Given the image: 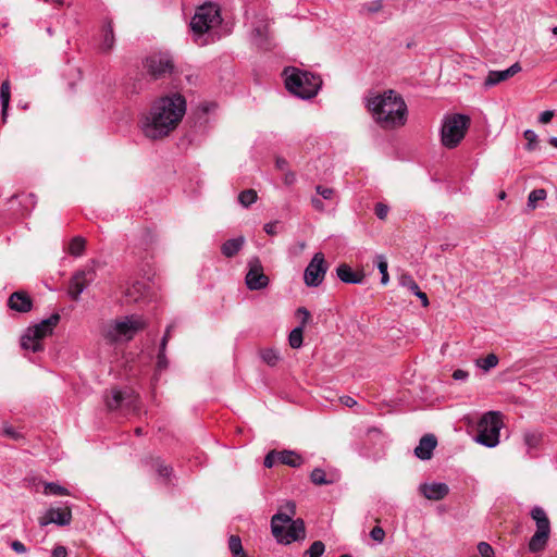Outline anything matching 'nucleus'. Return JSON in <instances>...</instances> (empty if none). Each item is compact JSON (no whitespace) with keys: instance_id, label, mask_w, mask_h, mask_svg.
Listing matches in <instances>:
<instances>
[{"instance_id":"f704fd0d","label":"nucleus","mask_w":557,"mask_h":557,"mask_svg":"<svg viewBox=\"0 0 557 557\" xmlns=\"http://www.w3.org/2000/svg\"><path fill=\"white\" fill-rule=\"evenodd\" d=\"M258 199L257 191L255 189H245L238 195L239 203L248 208L252 203H255Z\"/></svg>"},{"instance_id":"37998d69","label":"nucleus","mask_w":557,"mask_h":557,"mask_svg":"<svg viewBox=\"0 0 557 557\" xmlns=\"http://www.w3.org/2000/svg\"><path fill=\"white\" fill-rule=\"evenodd\" d=\"M45 494L62 496L69 495V491L58 483L49 482L45 484Z\"/></svg>"},{"instance_id":"4c0bfd02","label":"nucleus","mask_w":557,"mask_h":557,"mask_svg":"<svg viewBox=\"0 0 557 557\" xmlns=\"http://www.w3.org/2000/svg\"><path fill=\"white\" fill-rule=\"evenodd\" d=\"M325 552V545L322 541H314L308 549L302 554V557H321Z\"/></svg>"},{"instance_id":"4d7b16f0","label":"nucleus","mask_w":557,"mask_h":557,"mask_svg":"<svg viewBox=\"0 0 557 557\" xmlns=\"http://www.w3.org/2000/svg\"><path fill=\"white\" fill-rule=\"evenodd\" d=\"M296 314L301 317V325L305 326L310 318V312L305 307H300L297 309Z\"/></svg>"},{"instance_id":"4468645a","label":"nucleus","mask_w":557,"mask_h":557,"mask_svg":"<svg viewBox=\"0 0 557 557\" xmlns=\"http://www.w3.org/2000/svg\"><path fill=\"white\" fill-rule=\"evenodd\" d=\"M296 515V504L292 500L280 506L277 512L271 519V531L274 537H278L283 532V524L293 520Z\"/></svg>"},{"instance_id":"2eb2a0df","label":"nucleus","mask_w":557,"mask_h":557,"mask_svg":"<svg viewBox=\"0 0 557 557\" xmlns=\"http://www.w3.org/2000/svg\"><path fill=\"white\" fill-rule=\"evenodd\" d=\"M306 537V528L302 519L292 520L283 524V532L278 537H275L280 544H290L292 542L300 541Z\"/></svg>"},{"instance_id":"79ce46f5","label":"nucleus","mask_w":557,"mask_h":557,"mask_svg":"<svg viewBox=\"0 0 557 557\" xmlns=\"http://www.w3.org/2000/svg\"><path fill=\"white\" fill-rule=\"evenodd\" d=\"M399 284L403 287H407L412 294L418 292L420 288L417 282L413 280V277L410 274L404 273L399 277Z\"/></svg>"},{"instance_id":"7c9ffc66","label":"nucleus","mask_w":557,"mask_h":557,"mask_svg":"<svg viewBox=\"0 0 557 557\" xmlns=\"http://www.w3.org/2000/svg\"><path fill=\"white\" fill-rule=\"evenodd\" d=\"M523 442L529 449L537 448L542 442V433L536 430L525 431L523 433Z\"/></svg>"},{"instance_id":"aec40b11","label":"nucleus","mask_w":557,"mask_h":557,"mask_svg":"<svg viewBox=\"0 0 557 557\" xmlns=\"http://www.w3.org/2000/svg\"><path fill=\"white\" fill-rule=\"evenodd\" d=\"M437 445V440L433 434H425L421 437L418 446L414 448V455L421 460H430L433 456V450Z\"/></svg>"},{"instance_id":"f8f14e48","label":"nucleus","mask_w":557,"mask_h":557,"mask_svg":"<svg viewBox=\"0 0 557 557\" xmlns=\"http://www.w3.org/2000/svg\"><path fill=\"white\" fill-rule=\"evenodd\" d=\"M251 40L261 49L269 50L271 48L270 20L265 15L257 16L253 21Z\"/></svg>"},{"instance_id":"ddd939ff","label":"nucleus","mask_w":557,"mask_h":557,"mask_svg":"<svg viewBox=\"0 0 557 557\" xmlns=\"http://www.w3.org/2000/svg\"><path fill=\"white\" fill-rule=\"evenodd\" d=\"M96 276L92 267L75 272L69 283V295L73 300H78L81 294L89 286Z\"/></svg>"},{"instance_id":"0eeeda50","label":"nucleus","mask_w":557,"mask_h":557,"mask_svg":"<svg viewBox=\"0 0 557 557\" xmlns=\"http://www.w3.org/2000/svg\"><path fill=\"white\" fill-rule=\"evenodd\" d=\"M146 326L147 321L141 315L132 314L110 324L106 331V337L111 342L129 341Z\"/></svg>"},{"instance_id":"de8ad7c7","label":"nucleus","mask_w":557,"mask_h":557,"mask_svg":"<svg viewBox=\"0 0 557 557\" xmlns=\"http://www.w3.org/2000/svg\"><path fill=\"white\" fill-rule=\"evenodd\" d=\"M523 136L524 138L527 139V146H525V149L528 151H533L536 149V145H537V135L535 134L534 131L532 129H527L524 133H523Z\"/></svg>"},{"instance_id":"c756f323","label":"nucleus","mask_w":557,"mask_h":557,"mask_svg":"<svg viewBox=\"0 0 557 557\" xmlns=\"http://www.w3.org/2000/svg\"><path fill=\"white\" fill-rule=\"evenodd\" d=\"M114 45V33L112 27V22L108 21L103 26V39L101 44V49L106 52L110 51Z\"/></svg>"},{"instance_id":"bf43d9fd","label":"nucleus","mask_w":557,"mask_h":557,"mask_svg":"<svg viewBox=\"0 0 557 557\" xmlns=\"http://www.w3.org/2000/svg\"><path fill=\"white\" fill-rule=\"evenodd\" d=\"M275 168L278 170V171H282V172H285L288 170V162L285 158L283 157H276L275 159Z\"/></svg>"},{"instance_id":"c85d7f7f","label":"nucleus","mask_w":557,"mask_h":557,"mask_svg":"<svg viewBox=\"0 0 557 557\" xmlns=\"http://www.w3.org/2000/svg\"><path fill=\"white\" fill-rule=\"evenodd\" d=\"M21 346L23 349L32 350L33 352H38L44 349L42 343L39 342L29 330H27V333L22 337Z\"/></svg>"},{"instance_id":"bb28decb","label":"nucleus","mask_w":557,"mask_h":557,"mask_svg":"<svg viewBox=\"0 0 557 557\" xmlns=\"http://www.w3.org/2000/svg\"><path fill=\"white\" fill-rule=\"evenodd\" d=\"M173 329V325H169L165 330V333L161 339V343H160V348H159V352H158V357H157V369L159 371H162L164 369H166L168 367V359H166V356H165V348H166V345H168V342H169V338H170V333H171V330Z\"/></svg>"},{"instance_id":"a211bd4d","label":"nucleus","mask_w":557,"mask_h":557,"mask_svg":"<svg viewBox=\"0 0 557 557\" xmlns=\"http://www.w3.org/2000/svg\"><path fill=\"white\" fill-rule=\"evenodd\" d=\"M520 71H521V66L518 62H516L515 64H512L511 66H509L508 69L503 70V71H490L484 81V87L491 88V87L515 76Z\"/></svg>"},{"instance_id":"a19ab883","label":"nucleus","mask_w":557,"mask_h":557,"mask_svg":"<svg viewBox=\"0 0 557 557\" xmlns=\"http://www.w3.org/2000/svg\"><path fill=\"white\" fill-rule=\"evenodd\" d=\"M376 267L380 271V273L382 274V277H381V283L383 285H386L389 281V276H388V272H387V261L385 259L384 256L380 255V256H376Z\"/></svg>"},{"instance_id":"774afa93","label":"nucleus","mask_w":557,"mask_h":557,"mask_svg":"<svg viewBox=\"0 0 557 557\" xmlns=\"http://www.w3.org/2000/svg\"><path fill=\"white\" fill-rule=\"evenodd\" d=\"M341 400H342V404L347 407H354L357 404V401L350 396H344L341 398Z\"/></svg>"},{"instance_id":"e433bc0d","label":"nucleus","mask_w":557,"mask_h":557,"mask_svg":"<svg viewBox=\"0 0 557 557\" xmlns=\"http://www.w3.org/2000/svg\"><path fill=\"white\" fill-rule=\"evenodd\" d=\"M498 363V357L495 354H490L485 358H479L475 360L476 367L483 369L484 371H488L492 368L496 367Z\"/></svg>"},{"instance_id":"864d4df0","label":"nucleus","mask_w":557,"mask_h":557,"mask_svg":"<svg viewBox=\"0 0 557 557\" xmlns=\"http://www.w3.org/2000/svg\"><path fill=\"white\" fill-rule=\"evenodd\" d=\"M315 190L323 199H326V200L331 199L334 195L333 188L324 187L321 185H318L315 187Z\"/></svg>"},{"instance_id":"cd10ccee","label":"nucleus","mask_w":557,"mask_h":557,"mask_svg":"<svg viewBox=\"0 0 557 557\" xmlns=\"http://www.w3.org/2000/svg\"><path fill=\"white\" fill-rule=\"evenodd\" d=\"M10 99H11L10 81L5 79L2 82L1 88H0V100H1V106H2L1 114H2L3 122H5L7 116H8Z\"/></svg>"},{"instance_id":"09e8293b","label":"nucleus","mask_w":557,"mask_h":557,"mask_svg":"<svg viewBox=\"0 0 557 557\" xmlns=\"http://www.w3.org/2000/svg\"><path fill=\"white\" fill-rule=\"evenodd\" d=\"M478 552L482 557H494V549L486 542H480L478 544Z\"/></svg>"},{"instance_id":"412c9836","label":"nucleus","mask_w":557,"mask_h":557,"mask_svg":"<svg viewBox=\"0 0 557 557\" xmlns=\"http://www.w3.org/2000/svg\"><path fill=\"white\" fill-rule=\"evenodd\" d=\"M60 321V314L53 313L48 319L42 320L40 323L29 327L28 330L38 338L39 342L42 341L46 336L50 335L53 331V327Z\"/></svg>"},{"instance_id":"4be33fe9","label":"nucleus","mask_w":557,"mask_h":557,"mask_svg":"<svg viewBox=\"0 0 557 557\" xmlns=\"http://www.w3.org/2000/svg\"><path fill=\"white\" fill-rule=\"evenodd\" d=\"M337 277L346 284H362L364 281V273L354 271L350 265L341 263L336 269Z\"/></svg>"},{"instance_id":"c03bdc74","label":"nucleus","mask_w":557,"mask_h":557,"mask_svg":"<svg viewBox=\"0 0 557 557\" xmlns=\"http://www.w3.org/2000/svg\"><path fill=\"white\" fill-rule=\"evenodd\" d=\"M383 8V0H372L370 2L362 4V12H366L368 14H374L381 11Z\"/></svg>"},{"instance_id":"6e6552de","label":"nucleus","mask_w":557,"mask_h":557,"mask_svg":"<svg viewBox=\"0 0 557 557\" xmlns=\"http://www.w3.org/2000/svg\"><path fill=\"white\" fill-rule=\"evenodd\" d=\"M531 518L535 521L536 531L529 541L528 548L531 553L544 550L550 535V521L545 510L535 506L531 509Z\"/></svg>"},{"instance_id":"6e6d98bb","label":"nucleus","mask_w":557,"mask_h":557,"mask_svg":"<svg viewBox=\"0 0 557 557\" xmlns=\"http://www.w3.org/2000/svg\"><path fill=\"white\" fill-rule=\"evenodd\" d=\"M554 114L555 113L552 110L543 111L539 116V122L542 124H547L554 117Z\"/></svg>"},{"instance_id":"13d9d810","label":"nucleus","mask_w":557,"mask_h":557,"mask_svg":"<svg viewBox=\"0 0 557 557\" xmlns=\"http://www.w3.org/2000/svg\"><path fill=\"white\" fill-rule=\"evenodd\" d=\"M11 548L17 554H25L27 552L26 546L17 540L11 543Z\"/></svg>"},{"instance_id":"9d476101","label":"nucleus","mask_w":557,"mask_h":557,"mask_svg":"<svg viewBox=\"0 0 557 557\" xmlns=\"http://www.w3.org/2000/svg\"><path fill=\"white\" fill-rule=\"evenodd\" d=\"M329 270V264L322 252H315L305 269L304 281L309 287H318L322 284Z\"/></svg>"},{"instance_id":"f257e3e1","label":"nucleus","mask_w":557,"mask_h":557,"mask_svg":"<svg viewBox=\"0 0 557 557\" xmlns=\"http://www.w3.org/2000/svg\"><path fill=\"white\" fill-rule=\"evenodd\" d=\"M186 112V100L180 94H172L156 100L149 112L140 120L144 135L152 140L168 136L176 128Z\"/></svg>"},{"instance_id":"423d86ee","label":"nucleus","mask_w":557,"mask_h":557,"mask_svg":"<svg viewBox=\"0 0 557 557\" xmlns=\"http://www.w3.org/2000/svg\"><path fill=\"white\" fill-rule=\"evenodd\" d=\"M503 426L502 414L498 411H488L482 416L478 423L475 441L486 447H495L499 443V432Z\"/></svg>"},{"instance_id":"473e14b6","label":"nucleus","mask_w":557,"mask_h":557,"mask_svg":"<svg viewBox=\"0 0 557 557\" xmlns=\"http://www.w3.org/2000/svg\"><path fill=\"white\" fill-rule=\"evenodd\" d=\"M304 342V326L299 325L292 330L288 336V343L292 348H300Z\"/></svg>"},{"instance_id":"49530a36","label":"nucleus","mask_w":557,"mask_h":557,"mask_svg":"<svg viewBox=\"0 0 557 557\" xmlns=\"http://www.w3.org/2000/svg\"><path fill=\"white\" fill-rule=\"evenodd\" d=\"M145 285L140 282H136L126 290V297L131 298L134 301L139 299V295L144 289Z\"/></svg>"},{"instance_id":"0e129e2a","label":"nucleus","mask_w":557,"mask_h":557,"mask_svg":"<svg viewBox=\"0 0 557 557\" xmlns=\"http://www.w3.org/2000/svg\"><path fill=\"white\" fill-rule=\"evenodd\" d=\"M277 222H270L264 225V232L269 235H275Z\"/></svg>"},{"instance_id":"7ed1b4c3","label":"nucleus","mask_w":557,"mask_h":557,"mask_svg":"<svg viewBox=\"0 0 557 557\" xmlns=\"http://www.w3.org/2000/svg\"><path fill=\"white\" fill-rule=\"evenodd\" d=\"M283 74L287 90L301 99L313 98L322 85V79L319 75L296 67H286Z\"/></svg>"},{"instance_id":"dca6fc26","label":"nucleus","mask_w":557,"mask_h":557,"mask_svg":"<svg viewBox=\"0 0 557 557\" xmlns=\"http://www.w3.org/2000/svg\"><path fill=\"white\" fill-rule=\"evenodd\" d=\"M136 397L132 392L112 388L110 395H106V405L109 410H116L123 407H133Z\"/></svg>"},{"instance_id":"c9c22d12","label":"nucleus","mask_w":557,"mask_h":557,"mask_svg":"<svg viewBox=\"0 0 557 557\" xmlns=\"http://www.w3.org/2000/svg\"><path fill=\"white\" fill-rule=\"evenodd\" d=\"M310 480L315 485H327L333 483V480L327 479L324 470L321 468H315L312 470Z\"/></svg>"},{"instance_id":"5701e85b","label":"nucleus","mask_w":557,"mask_h":557,"mask_svg":"<svg viewBox=\"0 0 557 557\" xmlns=\"http://www.w3.org/2000/svg\"><path fill=\"white\" fill-rule=\"evenodd\" d=\"M10 309L17 312H28L32 309L33 302L30 297L24 292H14L8 300Z\"/></svg>"},{"instance_id":"052dcab7","label":"nucleus","mask_w":557,"mask_h":557,"mask_svg":"<svg viewBox=\"0 0 557 557\" xmlns=\"http://www.w3.org/2000/svg\"><path fill=\"white\" fill-rule=\"evenodd\" d=\"M66 555H67L66 547L63 545H57L52 549L51 557H66Z\"/></svg>"},{"instance_id":"b1692460","label":"nucleus","mask_w":557,"mask_h":557,"mask_svg":"<svg viewBox=\"0 0 557 557\" xmlns=\"http://www.w3.org/2000/svg\"><path fill=\"white\" fill-rule=\"evenodd\" d=\"M278 462L292 468H299L304 463V458L294 450L284 449L278 451Z\"/></svg>"},{"instance_id":"603ef678","label":"nucleus","mask_w":557,"mask_h":557,"mask_svg":"<svg viewBox=\"0 0 557 557\" xmlns=\"http://www.w3.org/2000/svg\"><path fill=\"white\" fill-rule=\"evenodd\" d=\"M388 207L382 202L375 205L374 213L380 220H384L388 213Z\"/></svg>"},{"instance_id":"a18cd8bd","label":"nucleus","mask_w":557,"mask_h":557,"mask_svg":"<svg viewBox=\"0 0 557 557\" xmlns=\"http://www.w3.org/2000/svg\"><path fill=\"white\" fill-rule=\"evenodd\" d=\"M144 89V82L141 78H136L125 85V91L128 95H137Z\"/></svg>"},{"instance_id":"338daca9","label":"nucleus","mask_w":557,"mask_h":557,"mask_svg":"<svg viewBox=\"0 0 557 557\" xmlns=\"http://www.w3.org/2000/svg\"><path fill=\"white\" fill-rule=\"evenodd\" d=\"M413 295H416L420 300L422 301V305L426 307L429 305V299L425 293L421 292L420 288L418 292H416Z\"/></svg>"},{"instance_id":"9b49d317","label":"nucleus","mask_w":557,"mask_h":557,"mask_svg":"<svg viewBox=\"0 0 557 557\" xmlns=\"http://www.w3.org/2000/svg\"><path fill=\"white\" fill-rule=\"evenodd\" d=\"M245 282L250 290H260L269 285V277L263 273V267L258 257L248 260V272Z\"/></svg>"},{"instance_id":"ea45409f","label":"nucleus","mask_w":557,"mask_h":557,"mask_svg":"<svg viewBox=\"0 0 557 557\" xmlns=\"http://www.w3.org/2000/svg\"><path fill=\"white\" fill-rule=\"evenodd\" d=\"M228 548L234 557H240L244 555L242 540L237 535H231L228 540Z\"/></svg>"},{"instance_id":"393cba45","label":"nucleus","mask_w":557,"mask_h":557,"mask_svg":"<svg viewBox=\"0 0 557 557\" xmlns=\"http://www.w3.org/2000/svg\"><path fill=\"white\" fill-rule=\"evenodd\" d=\"M244 244L245 238L243 236L227 239L226 242L223 243L221 251L225 257L232 258L238 253V251L243 248Z\"/></svg>"},{"instance_id":"680f3d73","label":"nucleus","mask_w":557,"mask_h":557,"mask_svg":"<svg viewBox=\"0 0 557 557\" xmlns=\"http://www.w3.org/2000/svg\"><path fill=\"white\" fill-rule=\"evenodd\" d=\"M469 376V372L462 370V369H457L453 372V379L456 380V381H466Z\"/></svg>"},{"instance_id":"8fccbe9b","label":"nucleus","mask_w":557,"mask_h":557,"mask_svg":"<svg viewBox=\"0 0 557 557\" xmlns=\"http://www.w3.org/2000/svg\"><path fill=\"white\" fill-rule=\"evenodd\" d=\"M276 462H278V451L277 450H271L264 457L263 465L267 468H272Z\"/></svg>"},{"instance_id":"a878e982","label":"nucleus","mask_w":557,"mask_h":557,"mask_svg":"<svg viewBox=\"0 0 557 557\" xmlns=\"http://www.w3.org/2000/svg\"><path fill=\"white\" fill-rule=\"evenodd\" d=\"M153 468L160 478L170 481L173 468L169 465H165L164 461L160 457H150L149 461H147Z\"/></svg>"},{"instance_id":"58836bf2","label":"nucleus","mask_w":557,"mask_h":557,"mask_svg":"<svg viewBox=\"0 0 557 557\" xmlns=\"http://www.w3.org/2000/svg\"><path fill=\"white\" fill-rule=\"evenodd\" d=\"M547 194L543 188L533 189L528 197V207L531 209L536 208V202L540 200H544Z\"/></svg>"},{"instance_id":"20e7f679","label":"nucleus","mask_w":557,"mask_h":557,"mask_svg":"<svg viewBox=\"0 0 557 557\" xmlns=\"http://www.w3.org/2000/svg\"><path fill=\"white\" fill-rule=\"evenodd\" d=\"M471 119L461 113L448 114L444 117L441 128V140L443 146L453 149L463 139L469 128Z\"/></svg>"},{"instance_id":"72a5a7b5","label":"nucleus","mask_w":557,"mask_h":557,"mask_svg":"<svg viewBox=\"0 0 557 557\" xmlns=\"http://www.w3.org/2000/svg\"><path fill=\"white\" fill-rule=\"evenodd\" d=\"M260 357L264 363L275 367L280 360V355L275 349L265 348L260 351Z\"/></svg>"},{"instance_id":"2f4dec72","label":"nucleus","mask_w":557,"mask_h":557,"mask_svg":"<svg viewBox=\"0 0 557 557\" xmlns=\"http://www.w3.org/2000/svg\"><path fill=\"white\" fill-rule=\"evenodd\" d=\"M86 246V240L82 236H75L69 245V253L74 257L83 255Z\"/></svg>"},{"instance_id":"3c124183","label":"nucleus","mask_w":557,"mask_h":557,"mask_svg":"<svg viewBox=\"0 0 557 557\" xmlns=\"http://www.w3.org/2000/svg\"><path fill=\"white\" fill-rule=\"evenodd\" d=\"M370 536L373 541L382 543L385 537V531L381 527L376 525L371 530Z\"/></svg>"},{"instance_id":"69168bd1","label":"nucleus","mask_w":557,"mask_h":557,"mask_svg":"<svg viewBox=\"0 0 557 557\" xmlns=\"http://www.w3.org/2000/svg\"><path fill=\"white\" fill-rule=\"evenodd\" d=\"M3 431L5 435L14 440H17L21 436L20 433L16 432L12 426H5Z\"/></svg>"},{"instance_id":"39448f33","label":"nucleus","mask_w":557,"mask_h":557,"mask_svg":"<svg viewBox=\"0 0 557 557\" xmlns=\"http://www.w3.org/2000/svg\"><path fill=\"white\" fill-rule=\"evenodd\" d=\"M222 22L220 9L216 4L206 3L200 5L190 21V28L195 35V41L202 46L205 41H199L203 34L210 28Z\"/></svg>"},{"instance_id":"1a4fd4ad","label":"nucleus","mask_w":557,"mask_h":557,"mask_svg":"<svg viewBox=\"0 0 557 557\" xmlns=\"http://www.w3.org/2000/svg\"><path fill=\"white\" fill-rule=\"evenodd\" d=\"M143 66L145 73L153 81L163 79L174 72V60L168 52H154L146 57Z\"/></svg>"},{"instance_id":"f03ea898","label":"nucleus","mask_w":557,"mask_h":557,"mask_svg":"<svg viewBox=\"0 0 557 557\" xmlns=\"http://www.w3.org/2000/svg\"><path fill=\"white\" fill-rule=\"evenodd\" d=\"M367 108L374 121L385 129L403 126L407 121V104L403 97L392 89L368 98Z\"/></svg>"},{"instance_id":"6ab92c4d","label":"nucleus","mask_w":557,"mask_h":557,"mask_svg":"<svg viewBox=\"0 0 557 557\" xmlns=\"http://www.w3.org/2000/svg\"><path fill=\"white\" fill-rule=\"evenodd\" d=\"M419 491L428 499L441 500L448 495L449 487L441 482L423 483L419 486Z\"/></svg>"},{"instance_id":"5fc2aeb1","label":"nucleus","mask_w":557,"mask_h":557,"mask_svg":"<svg viewBox=\"0 0 557 557\" xmlns=\"http://www.w3.org/2000/svg\"><path fill=\"white\" fill-rule=\"evenodd\" d=\"M283 182L286 186H292L296 182V173L287 170L284 172Z\"/></svg>"},{"instance_id":"e2e57ef3","label":"nucleus","mask_w":557,"mask_h":557,"mask_svg":"<svg viewBox=\"0 0 557 557\" xmlns=\"http://www.w3.org/2000/svg\"><path fill=\"white\" fill-rule=\"evenodd\" d=\"M311 205H312V207H313L315 210H318V211H320V212H322V211H324V210H325L324 203H323V201H322L320 198L313 197V198L311 199Z\"/></svg>"},{"instance_id":"f3484780","label":"nucleus","mask_w":557,"mask_h":557,"mask_svg":"<svg viewBox=\"0 0 557 557\" xmlns=\"http://www.w3.org/2000/svg\"><path fill=\"white\" fill-rule=\"evenodd\" d=\"M72 521V512L70 508H50L46 511L45 516L39 519V524L46 527L54 523L60 527L69 525Z\"/></svg>"}]
</instances>
